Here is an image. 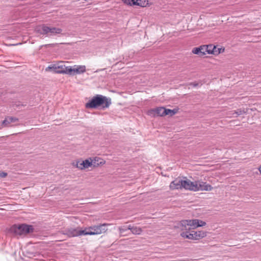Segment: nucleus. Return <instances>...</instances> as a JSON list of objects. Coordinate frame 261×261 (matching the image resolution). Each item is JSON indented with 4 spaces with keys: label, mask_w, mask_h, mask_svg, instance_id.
<instances>
[{
    "label": "nucleus",
    "mask_w": 261,
    "mask_h": 261,
    "mask_svg": "<svg viewBox=\"0 0 261 261\" xmlns=\"http://www.w3.org/2000/svg\"><path fill=\"white\" fill-rule=\"evenodd\" d=\"M111 99L102 95L98 94L93 96L88 102L86 103L85 107L88 109H96L100 108L105 109L111 105Z\"/></svg>",
    "instance_id": "f257e3e1"
},
{
    "label": "nucleus",
    "mask_w": 261,
    "mask_h": 261,
    "mask_svg": "<svg viewBox=\"0 0 261 261\" xmlns=\"http://www.w3.org/2000/svg\"><path fill=\"white\" fill-rule=\"evenodd\" d=\"M108 225V224L103 223L86 228L84 230V235H96L104 233L108 230L107 227Z\"/></svg>",
    "instance_id": "f03ea898"
},
{
    "label": "nucleus",
    "mask_w": 261,
    "mask_h": 261,
    "mask_svg": "<svg viewBox=\"0 0 261 261\" xmlns=\"http://www.w3.org/2000/svg\"><path fill=\"white\" fill-rule=\"evenodd\" d=\"M48 69H52L55 73L66 74L71 75V66H66L64 62H59L57 64L49 66Z\"/></svg>",
    "instance_id": "7ed1b4c3"
},
{
    "label": "nucleus",
    "mask_w": 261,
    "mask_h": 261,
    "mask_svg": "<svg viewBox=\"0 0 261 261\" xmlns=\"http://www.w3.org/2000/svg\"><path fill=\"white\" fill-rule=\"evenodd\" d=\"M40 34L46 35L47 36H54L57 34H61L62 30L59 28L48 27L45 24L42 25L38 30Z\"/></svg>",
    "instance_id": "20e7f679"
},
{
    "label": "nucleus",
    "mask_w": 261,
    "mask_h": 261,
    "mask_svg": "<svg viewBox=\"0 0 261 261\" xmlns=\"http://www.w3.org/2000/svg\"><path fill=\"white\" fill-rule=\"evenodd\" d=\"M33 228L32 226L27 224H21L19 225H14L11 228V230L16 234L21 235L27 234L32 232Z\"/></svg>",
    "instance_id": "39448f33"
},
{
    "label": "nucleus",
    "mask_w": 261,
    "mask_h": 261,
    "mask_svg": "<svg viewBox=\"0 0 261 261\" xmlns=\"http://www.w3.org/2000/svg\"><path fill=\"white\" fill-rule=\"evenodd\" d=\"M61 232L70 238L84 235V230H80L79 228H67L62 230Z\"/></svg>",
    "instance_id": "423d86ee"
},
{
    "label": "nucleus",
    "mask_w": 261,
    "mask_h": 261,
    "mask_svg": "<svg viewBox=\"0 0 261 261\" xmlns=\"http://www.w3.org/2000/svg\"><path fill=\"white\" fill-rule=\"evenodd\" d=\"M195 185L196 186L195 191H211L213 189V187L209 184H206L205 182H203L200 180L195 181Z\"/></svg>",
    "instance_id": "0eeeda50"
},
{
    "label": "nucleus",
    "mask_w": 261,
    "mask_h": 261,
    "mask_svg": "<svg viewBox=\"0 0 261 261\" xmlns=\"http://www.w3.org/2000/svg\"><path fill=\"white\" fill-rule=\"evenodd\" d=\"M191 221H192V220H184L181 221L179 226L181 230L185 231L195 229Z\"/></svg>",
    "instance_id": "6e6552de"
},
{
    "label": "nucleus",
    "mask_w": 261,
    "mask_h": 261,
    "mask_svg": "<svg viewBox=\"0 0 261 261\" xmlns=\"http://www.w3.org/2000/svg\"><path fill=\"white\" fill-rule=\"evenodd\" d=\"M92 164V163L89 159L83 161H77L74 166L81 170H83L91 167Z\"/></svg>",
    "instance_id": "1a4fd4ad"
},
{
    "label": "nucleus",
    "mask_w": 261,
    "mask_h": 261,
    "mask_svg": "<svg viewBox=\"0 0 261 261\" xmlns=\"http://www.w3.org/2000/svg\"><path fill=\"white\" fill-rule=\"evenodd\" d=\"M195 182L191 181L189 179H186L182 181V189L185 190L195 191V189H196V186Z\"/></svg>",
    "instance_id": "9d476101"
},
{
    "label": "nucleus",
    "mask_w": 261,
    "mask_h": 261,
    "mask_svg": "<svg viewBox=\"0 0 261 261\" xmlns=\"http://www.w3.org/2000/svg\"><path fill=\"white\" fill-rule=\"evenodd\" d=\"M182 179L176 178L175 180L172 181L169 186L171 190H178L182 189Z\"/></svg>",
    "instance_id": "9b49d317"
},
{
    "label": "nucleus",
    "mask_w": 261,
    "mask_h": 261,
    "mask_svg": "<svg viewBox=\"0 0 261 261\" xmlns=\"http://www.w3.org/2000/svg\"><path fill=\"white\" fill-rule=\"evenodd\" d=\"M86 71L85 66H71V69L70 70L71 72V75H74L76 74L83 73Z\"/></svg>",
    "instance_id": "f8f14e48"
},
{
    "label": "nucleus",
    "mask_w": 261,
    "mask_h": 261,
    "mask_svg": "<svg viewBox=\"0 0 261 261\" xmlns=\"http://www.w3.org/2000/svg\"><path fill=\"white\" fill-rule=\"evenodd\" d=\"M166 109L164 107H158L153 110L149 111V114L151 115L153 113L154 115L160 116H164L166 115Z\"/></svg>",
    "instance_id": "ddd939ff"
},
{
    "label": "nucleus",
    "mask_w": 261,
    "mask_h": 261,
    "mask_svg": "<svg viewBox=\"0 0 261 261\" xmlns=\"http://www.w3.org/2000/svg\"><path fill=\"white\" fill-rule=\"evenodd\" d=\"M192 53L194 54L198 55L200 57H202L206 54L205 45H201L198 47H195L192 49Z\"/></svg>",
    "instance_id": "4468645a"
},
{
    "label": "nucleus",
    "mask_w": 261,
    "mask_h": 261,
    "mask_svg": "<svg viewBox=\"0 0 261 261\" xmlns=\"http://www.w3.org/2000/svg\"><path fill=\"white\" fill-rule=\"evenodd\" d=\"M180 236L185 239L195 240L194 230L182 231L180 233Z\"/></svg>",
    "instance_id": "2eb2a0df"
},
{
    "label": "nucleus",
    "mask_w": 261,
    "mask_h": 261,
    "mask_svg": "<svg viewBox=\"0 0 261 261\" xmlns=\"http://www.w3.org/2000/svg\"><path fill=\"white\" fill-rule=\"evenodd\" d=\"M18 119L17 118L13 117H8L5 118L2 122V125L5 127L9 126V124L12 122L18 121Z\"/></svg>",
    "instance_id": "dca6fc26"
},
{
    "label": "nucleus",
    "mask_w": 261,
    "mask_h": 261,
    "mask_svg": "<svg viewBox=\"0 0 261 261\" xmlns=\"http://www.w3.org/2000/svg\"><path fill=\"white\" fill-rule=\"evenodd\" d=\"M91 162L92 163V166L93 167H97L100 165H103L105 163V161L101 158L95 157L93 159L90 158Z\"/></svg>",
    "instance_id": "f3484780"
},
{
    "label": "nucleus",
    "mask_w": 261,
    "mask_h": 261,
    "mask_svg": "<svg viewBox=\"0 0 261 261\" xmlns=\"http://www.w3.org/2000/svg\"><path fill=\"white\" fill-rule=\"evenodd\" d=\"M127 229L131 230L132 233L134 234H140L142 232V229L141 228L132 226L130 225H128Z\"/></svg>",
    "instance_id": "a211bd4d"
},
{
    "label": "nucleus",
    "mask_w": 261,
    "mask_h": 261,
    "mask_svg": "<svg viewBox=\"0 0 261 261\" xmlns=\"http://www.w3.org/2000/svg\"><path fill=\"white\" fill-rule=\"evenodd\" d=\"M244 113L245 111L244 110H242L241 109H238L236 111H229V118L237 117L238 116Z\"/></svg>",
    "instance_id": "6ab92c4d"
},
{
    "label": "nucleus",
    "mask_w": 261,
    "mask_h": 261,
    "mask_svg": "<svg viewBox=\"0 0 261 261\" xmlns=\"http://www.w3.org/2000/svg\"><path fill=\"white\" fill-rule=\"evenodd\" d=\"M192 225H194V228H196L199 226H203L206 225V223L202 220L198 219H192L191 221Z\"/></svg>",
    "instance_id": "aec40b11"
},
{
    "label": "nucleus",
    "mask_w": 261,
    "mask_h": 261,
    "mask_svg": "<svg viewBox=\"0 0 261 261\" xmlns=\"http://www.w3.org/2000/svg\"><path fill=\"white\" fill-rule=\"evenodd\" d=\"M194 236L195 240H199L206 236V232L203 231H194Z\"/></svg>",
    "instance_id": "412c9836"
},
{
    "label": "nucleus",
    "mask_w": 261,
    "mask_h": 261,
    "mask_svg": "<svg viewBox=\"0 0 261 261\" xmlns=\"http://www.w3.org/2000/svg\"><path fill=\"white\" fill-rule=\"evenodd\" d=\"M206 48V54H211L214 52V49L215 48V46L213 44H209L205 45Z\"/></svg>",
    "instance_id": "4be33fe9"
},
{
    "label": "nucleus",
    "mask_w": 261,
    "mask_h": 261,
    "mask_svg": "<svg viewBox=\"0 0 261 261\" xmlns=\"http://www.w3.org/2000/svg\"><path fill=\"white\" fill-rule=\"evenodd\" d=\"M177 112V110L176 109H173V110H170L168 109H166V115H170L171 116L175 115Z\"/></svg>",
    "instance_id": "5701e85b"
},
{
    "label": "nucleus",
    "mask_w": 261,
    "mask_h": 261,
    "mask_svg": "<svg viewBox=\"0 0 261 261\" xmlns=\"http://www.w3.org/2000/svg\"><path fill=\"white\" fill-rule=\"evenodd\" d=\"M135 2H136V3H135V5L139 6L141 7H144L146 5V2L145 1L135 0Z\"/></svg>",
    "instance_id": "b1692460"
},
{
    "label": "nucleus",
    "mask_w": 261,
    "mask_h": 261,
    "mask_svg": "<svg viewBox=\"0 0 261 261\" xmlns=\"http://www.w3.org/2000/svg\"><path fill=\"white\" fill-rule=\"evenodd\" d=\"M135 1V0H123L124 4L130 6L135 5V3H136V2Z\"/></svg>",
    "instance_id": "393cba45"
},
{
    "label": "nucleus",
    "mask_w": 261,
    "mask_h": 261,
    "mask_svg": "<svg viewBox=\"0 0 261 261\" xmlns=\"http://www.w3.org/2000/svg\"><path fill=\"white\" fill-rule=\"evenodd\" d=\"M222 48H218L215 46V48L214 49V52L212 53V54L214 55H218L221 53Z\"/></svg>",
    "instance_id": "a878e982"
},
{
    "label": "nucleus",
    "mask_w": 261,
    "mask_h": 261,
    "mask_svg": "<svg viewBox=\"0 0 261 261\" xmlns=\"http://www.w3.org/2000/svg\"><path fill=\"white\" fill-rule=\"evenodd\" d=\"M127 229H128L127 228H125L124 227H122V226L119 227V230L120 233H122L124 231H126Z\"/></svg>",
    "instance_id": "bb28decb"
},
{
    "label": "nucleus",
    "mask_w": 261,
    "mask_h": 261,
    "mask_svg": "<svg viewBox=\"0 0 261 261\" xmlns=\"http://www.w3.org/2000/svg\"><path fill=\"white\" fill-rule=\"evenodd\" d=\"M7 175V173L5 172H0V177L2 178H4L6 177Z\"/></svg>",
    "instance_id": "cd10ccee"
},
{
    "label": "nucleus",
    "mask_w": 261,
    "mask_h": 261,
    "mask_svg": "<svg viewBox=\"0 0 261 261\" xmlns=\"http://www.w3.org/2000/svg\"><path fill=\"white\" fill-rule=\"evenodd\" d=\"M191 85H193V86L194 87H196L197 86L198 84H195V83H191Z\"/></svg>",
    "instance_id": "c85d7f7f"
},
{
    "label": "nucleus",
    "mask_w": 261,
    "mask_h": 261,
    "mask_svg": "<svg viewBox=\"0 0 261 261\" xmlns=\"http://www.w3.org/2000/svg\"><path fill=\"white\" fill-rule=\"evenodd\" d=\"M258 170H259V171L260 172V173L261 174V166H260L258 168Z\"/></svg>",
    "instance_id": "c756f323"
}]
</instances>
